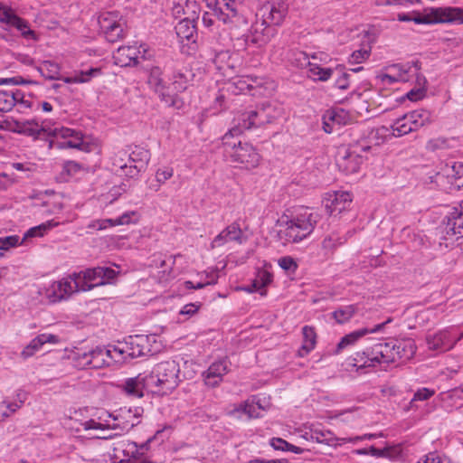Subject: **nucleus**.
<instances>
[{
	"instance_id": "1",
	"label": "nucleus",
	"mask_w": 463,
	"mask_h": 463,
	"mask_svg": "<svg viewBox=\"0 0 463 463\" xmlns=\"http://www.w3.org/2000/svg\"><path fill=\"white\" fill-rule=\"evenodd\" d=\"M117 274L116 270L109 267L87 269L52 282L46 288V297L50 302L56 303L66 299L74 292L88 291L95 287L111 283Z\"/></svg>"
},
{
	"instance_id": "2",
	"label": "nucleus",
	"mask_w": 463,
	"mask_h": 463,
	"mask_svg": "<svg viewBox=\"0 0 463 463\" xmlns=\"http://www.w3.org/2000/svg\"><path fill=\"white\" fill-rule=\"evenodd\" d=\"M283 109L278 104L263 102L255 108L240 112L234 118L235 125L224 135L225 144L230 137L237 136L244 130L258 128L271 124L282 116Z\"/></svg>"
},
{
	"instance_id": "3",
	"label": "nucleus",
	"mask_w": 463,
	"mask_h": 463,
	"mask_svg": "<svg viewBox=\"0 0 463 463\" xmlns=\"http://www.w3.org/2000/svg\"><path fill=\"white\" fill-rule=\"evenodd\" d=\"M416 352V345L411 339L394 340L384 344L375 345L372 351V356L369 353H357L354 358V366H357V363L363 360L364 356L367 357V361L360 367L373 366L375 364L394 363L398 360H410Z\"/></svg>"
},
{
	"instance_id": "4",
	"label": "nucleus",
	"mask_w": 463,
	"mask_h": 463,
	"mask_svg": "<svg viewBox=\"0 0 463 463\" xmlns=\"http://www.w3.org/2000/svg\"><path fill=\"white\" fill-rule=\"evenodd\" d=\"M400 22H414L417 24H463V8L452 6L424 8L423 12L400 13Z\"/></svg>"
},
{
	"instance_id": "5",
	"label": "nucleus",
	"mask_w": 463,
	"mask_h": 463,
	"mask_svg": "<svg viewBox=\"0 0 463 463\" xmlns=\"http://www.w3.org/2000/svg\"><path fill=\"white\" fill-rule=\"evenodd\" d=\"M281 219V223L286 227L283 231L286 241L288 242H299L308 237L314 231L321 216L307 207H301L296 211L290 218L288 216Z\"/></svg>"
},
{
	"instance_id": "6",
	"label": "nucleus",
	"mask_w": 463,
	"mask_h": 463,
	"mask_svg": "<svg viewBox=\"0 0 463 463\" xmlns=\"http://www.w3.org/2000/svg\"><path fill=\"white\" fill-rule=\"evenodd\" d=\"M383 130H386V128L384 127L376 129L372 128L367 131V135L364 134L360 139L352 142L345 155L338 162L340 169L346 174L358 172L364 161L362 153L371 150L373 141L375 145H379L380 135Z\"/></svg>"
},
{
	"instance_id": "7",
	"label": "nucleus",
	"mask_w": 463,
	"mask_h": 463,
	"mask_svg": "<svg viewBox=\"0 0 463 463\" xmlns=\"http://www.w3.org/2000/svg\"><path fill=\"white\" fill-rule=\"evenodd\" d=\"M179 373V364L175 360L158 363L146 373V385L152 387V392L167 394L178 386Z\"/></svg>"
},
{
	"instance_id": "8",
	"label": "nucleus",
	"mask_w": 463,
	"mask_h": 463,
	"mask_svg": "<svg viewBox=\"0 0 463 463\" xmlns=\"http://www.w3.org/2000/svg\"><path fill=\"white\" fill-rule=\"evenodd\" d=\"M288 4L282 0L267 1L259 10V14L262 18L260 26H266L261 29V35L257 34L260 31L259 25L254 27L255 33L252 35L251 42L259 45L267 43L269 40L270 27L282 24L288 14Z\"/></svg>"
},
{
	"instance_id": "9",
	"label": "nucleus",
	"mask_w": 463,
	"mask_h": 463,
	"mask_svg": "<svg viewBox=\"0 0 463 463\" xmlns=\"http://www.w3.org/2000/svg\"><path fill=\"white\" fill-rule=\"evenodd\" d=\"M154 345H156V335H128L124 343L114 346L113 351L118 355L126 354L122 357L123 359L127 357L137 358L148 354H154L157 351Z\"/></svg>"
},
{
	"instance_id": "10",
	"label": "nucleus",
	"mask_w": 463,
	"mask_h": 463,
	"mask_svg": "<svg viewBox=\"0 0 463 463\" xmlns=\"http://www.w3.org/2000/svg\"><path fill=\"white\" fill-rule=\"evenodd\" d=\"M147 84L150 89L156 93L161 99L168 107L180 109L184 106V101L176 93L172 91V87L166 84L163 78V71L158 66H152L148 70Z\"/></svg>"
},
{
	"instance_id": "11",
	"label": "nucleus",
	"mask_w": 463,
	"mask_h": 463,
	"mask_svg": "<svg viewBox=\"0 0 463 463\" xmlns=\"http://www.w3.org/2000/svg\"><path fill=\"white\" fill-rule=\"evenodd\" d=\"M432 122L431 113L426 109H416L397 118L392 125V134L402 137Z\"/></svg>"
},
{
	"instance_id": "12",
	"label": "nucleus",
	"mask_w": 463,
	"mask_h": 463,
	"mask_svg": "<svg viewBox=\"0 0 463 463\" xmlns=\"http://www.w3.org/2000/svg\"><path fill=\"white\" fill-rule=\"evenodd\" d=\"M227 141L228 145L225 144L224 137H222L223 144L226 147H231L232 150L228 151L231 161L234 164H237L236 166L241 165L246 169H251L258 166L260 163V156L256 149L248 143L242 144L241 141L238 145L230 143L229 139Z\"/></svg>"
},
{
	"instance_id": "13",
	"label": "nucleus",
	"mask_w": 463,
	"mask_h": 463,
	"mask_svg": "<svg viewBox=\"0 0 463 463\" xmlns=\"http://www.w3.org/2000/svg\"><path fill=\"white\" fill-rule=\"evenodd\" d=\"M99 28L109 43H116L126 35V21L118 12H105L98 19Z\"/></svg>"
},
{
	"instance_id": "14",
	"label": "nucleus",
	"mask_w": 463,
	"mask_h": 463,
	"mask_svg": "<svg viewBox=\"0 0 463 463\" xmlns=\"http://www.w3.org/2000/svg\"><path fill=\"white\" fill-rule=\"evenodd\" d=\"M240 0H215L213 14L224 24H239L244 22L241 14Z\"/></svg>"
},
{
	"instance_id": "15",
	"label": "nucleus",
	"mask_w": 463,
	"mask_h": 463,
	"mask_svg": "<svg viewBox=\"0 0 463 463\" xmlns=\"http://www.w3.org/2000/svg\"><path fill=\"white\" fill-rule=\"evenodd\" d=\"M143 410L136 407L120 408L119 410L109 413V416L115 421L112 425H105V430H119L120 431H128L139 423V417Z\"/></svg>"
},
{
	"instance_id": "16",
	"label": "nucleus",
	"mask_w": 463,
	"mask_h": 463,
	"mask_svg": "<svg viewBox=\"0 0 463 463\" xmlns=\"http://www.w3.org/2000/svg\"><path fill=\"white\" fill-rule=\"evenodd\" d=\"M146 50L144 46L127 45L119 47L114 53L116 64L121 67L137 65L139 59H145Z\"/></svg>"
},
{
	"instance_id": "17",
	"label": "nucleus",
	"mask_w": 463,
	"mask_h": 463,
	"mask_svg": "<svg viewBox=\"0 0 463 463\" xmlns=\"http://www.w3.org/2000/svg\"><path fill=\"white\" fill-rule=\"evenodd\" d=\"M296 56L297 65L307 67V76L313 80L326 81L335 74L334 69L324 68L317 63L311 62L305 52H298L296 53Z\"/></svg>"
},
{
	"instance_id": "18",
	"label": "nucleus",
	"mask_w": 463,
	"mask_h": 463,
	"mask_svg": "<svg viewBox=\"0 0 463 463\" xmlns=\"http://www.w3.org/2000/svg\"><path fill=\"white\" fill-rule=\"evenodd\" d=\"M351 202V194L347 192L328 193L323 201L329 215L340 214L349 207Z\"/></svg>"
},
{
	"instance_id": "19",
	"label": "nucleus",
	"mask_w": 463,
	"mask_h": 463,
	"mask_svg": "<svg viewBox=\"0 0 463 463\" xmlns=\"http://www.w3.org/2000/svg\"><path fill=\"white\" fill-rule=\"evenodd\" d=\"M150 159V154L147 150L136 147L128 156L129 162V171L126 172V176L134 178L143 171Z\"/></svg>"
},
{
	"instance_id": "20",
	"label": "nucleus",
	"mask_w": 463,
	"mask_h": 463,
	"mask_svg": "<svg viewBox=\"0 0 463 463\" xmlns=\"http://www.w3.org/2000/svg\"><path fill=\"white\" fill-rule=\"evenodd\" d=\"M458 338H453L449 331H439L426 336L429 349L438 352H445L451 349Z\"/></svg>"
},
{
	"instance_id": "21",
	"label": "nucleus",
	"mask_w": 463,
	"mask_h": 463,
	"mask_svg": "<svg viewBox=\"0 0 463 463\" xmlns=\"http://www.w3.org/2000/svg\"><path fill=\"white\" fill-rule=\"evenodd\" d=\"M146 373H139L136 377L128 378L122 384L125 392L132 397L141 398L144 395V390L152 392V387L146 385Z\"/></svg>"
},
{
	"instance_id": "22",
	"label": "nucleus",
	"mask_w": 463,
	"mask_h": 463,
	"mask_svg": "<svg viewBox=\"0 0 463 463\" xmlns=\"http://www.w3.org/2000/svg\"><path fill=\"white\" fill-rule=\"evenodd\" d=\"M228 371V364L225 359L213 363L207 371L203 373L205 384L210 387H216Z\"/></svg>"
},
{
	"instance_id": "23",
	"label": "nucleus",
	"mask_w": 463,
	"mask_h": 463,
	"mask_svg": "<svg viewBox=\"0 0 463 463\" xmlns=\"http://www.w3.org/2000/svg\"><path fill=\"white\" fill-rule=\"evenodd\" d=\"M113 457L121 462L130 461L131 458L139 459L138 445L129 440L118 441L113 448Z\"/></svg>"
},
{
	"instance_id": "24",
	"label": "nucleus",
	"mask_w": 463,
	"mask_h": 463,
	"mask_svg": "<svg viewBox=\"0 0 463 463\" xmlns=\"http://www.w3.org/2000/svg\"><path fill=\"white\" fill-rule=\"evenodd\" d=\"M392 318H388L385 322L378 324L371 329L362 328V329L354 331V332L345 335L344 337H342L340 342L337 344L336 353L338 354L346 346L354 344L358 339L364 336L368 333H376V332L381 331L385 326V325L392 322Z\"/></svg>"
},
{
	"instance_id": "25",
	"label": "nucleus",
	"mask_w": 463,
	"mask_h": 463,
	"mask_svg": "<svg viewBox=\"0 0 463 463\" xmlns=\"http://www.w3.org/2000/svg\"><path fill=\"white\" fill-rule=\"evenodd\" d=\"M445 232L447 235L463 237V204L460 210L454 209L447 216Z\"/></svg>"
},
{
	"instance_id": "26",
	"label": "nucleus",
	"mask_w": 463,
	"mask_h": 463,
	"mask_svg": "<svg viewBox=\"0 0 463 463\" xmlns=\"http://www.w3.org/2000/svg\"><path fill=\"white\" fill-rule=\"evenodd\" d=\"M116 352L112 349H104L98 347L94 350H91L90 353H85L83 354L84 364L91 365L92 367H101L105 363L104 356L110 357L112 359H116Z\"/></svg>"
},
{
	"instance_id": "27",
	"label": "nucleus",
	"mask_w": 463,
	"mask_h": 463,
	"mask_svg": "<svg viewBox=\"0 0 463 463\" xmlns=\"http://www.w3.org/2000/svg\"><path fill=\"white\" fill-rule=\"evenodd\" d=\"M309 434L311 440H315L317 443L325 444L328 447L336 449L340 446L339 438H337L331 430H322L314 425L309 427Z\"/></svg>"
},
{
	"instance_id": "28",
	"label": "nucleus",
	"mask_w": 463,
	"mask_h": 463,
	"mask_svg": "<svg viewBox=\"0 0 463 463\" xmlns=\"http://www.w3.org/2000/svg\"><path fill=\"white\" fill-rule=\"evenodd\" d=\"M59 342V337L52 334H42L33 338L30 344L23 350L22 356L28 358L33 356L44 344L51 343L56 344Z\"/></svg>"
},
{
	"instance_id": "29",
	"label": "nucleus",
	"mask_w": 463,
	"mask_h": 463,
	"mask_svg": "<svg viewBox=\"0 0 463 463\" xmlns=\"http://www.w3.org/2000/svg\"><path fill=\"white\" fill-rule=\"evenodd\" d=\"M194 77V74L185 68L174 71L172 83L170 84L172 91L178 96L179 92H183L187 89L189 82Z\"/></svg>"
},
{
	"instance_id": "30",
	"label": "nucleus",
	"mask_w": 463,
	"mask_h": 463,
	"mask_svg": "<svg viewBox=\"0 0 463 463\" xmlns=\"http://www.w3.org/2000/svg\"><path fill=\"white\" fill-rule=\"evenodd\" d=\"M135 214V212H128L116 219L96 220L91 222L89 224L88 228L96 231H100L108 228L109 226L128 224L131 222V217L134 216Z\"/></svg>"
},
{
	"instance_id": "31",
	"label": "nucleus",
	"mask_w": 463,
	"mask_h": 463,
	"mask_svg": "<svg viewBox=\"0 0 463 463\" xmlns=\"http://www.w3.org/2000/svg\"><path fill=\"white\" fill-rule=\"evenodd\" d=\"M195 19L194 15L185 16L175 25V32L177 36L184 40H191L196 33V27L194 24Z\"/></svg>"
},
{
	"instance_id": "32",
	"label": "nucleus",
	"mask_w": 463,
	"mask_h": 463,
	"mask_svg": "<svg viewBox=\"0 0 463 463\" xmlns=\"http://www.w3.org/2000/svg\"><path fill=\"white\" fill-rule=\"evenodd\" d=\"M303 344L298 350V355L303 357L310 353L316 346L317 334L315 328L309 326H305L302 328Z\"/></svg>"
},
{
	"instance_id": "33",
	"label": "nucleus",
	"mask_w": 463,
	"mask_h": 463,
	"mask_svg": "<svg viewBox=\"0 0 463 463\" xmlns=\"http://www.w3.org/2000/svg\"><path fill=\"white\" fill-rule=\"evenodd\" d=\"M65 425L71 431L79 433L81 430H105V425L99 422L95 421L94 420H89L84 422L78 421L76 420H72L70 418Z\"/></svg>"
},
{
	"instance_id": "34",
	"label": "nucleus",
	"mask_w": 463,
	"mask_h": 463,
	"mask_svg": "<svg viewBox=\"0 0 463 463\" xmlns=\"http://www.w3.org/2000/svg\"><path fill=\"white\" fill-rule=\"evenodd\" d=\"M413 70V62L411 64H394L391 67V71L397 75L396 78L402 82L410 80Z\"/></svg>"
},
{
	"instance_id": "35",
	"label": "nucleus",
	"mask_w": 463,
	"mask_h": 463,
	"mask_svg": "<svg viewBox=\"0 0 463 463\" xmlns=\"http://www.w3.org/2000/svg\"><path fill=\"white\" fill-rule=\"evenodd\" d=\"M345 242V239L341 237L338 233L332 232L326 235L322 241L323 250L333 252L339 245Z\"/></svg>"
},
{
	"instance_id": "36",
	"label": "nucleus",
	"mask_w": 463,
	"mask_h": 463,
	"mask_svg": "<svg viewBox=\"0 0 463 463\" xmlns=\"http://www.w3.org/2000/svg\"><path fill=\"white\" fill-rule=\"evenodd\" d=\"M356 307L354 305L345 306L335 310L332 313V317L336 320L338 324H344L350 320V318L355 314Z\"/></svg>"
},
{
	"instance_id": "37",
	"label": "nucleus",
	"mask_w": 463,
	"mask_h": 463,
	"mask_svg": "<svg viewBox=\"0 0 463 463\" xmlns=\"http://www.w3.org/2000/svg\"><path fill=\"white\" fill-rule=\"evenodd\" d=\"M57 225H58V222H55L54 221H48V222L42 223L38 226L33 227L25 232V234L24 236V240H26L27 238L35 237V236H43L44 234V232H46L47 231L51 230L52 228H53Z\"/></svg>"
},
{
	"instance_id": "38",
	"label": "nucleus",
	"mask_w": 463,
	"mask_h": 463,
	"mask_svg": "<svg viewBox=\"0 0 463 463\" xmlns=\"http://www.w3.org/2000/svg\"><path fill=\"white\" fill-rule=\"evenodd\" d=\"M334 71V75L337 74L335 86L340 90H347L349 88L350 74L345 71V67L342 65L336 66Z\"/></svg>"
},
{
	"instance_id": "39",
	"label": "nucleus",
	"mask_w": 463,
	"mask_h": 463,
	"mask_svg": "<svg viewBox=\"0 0 463 463\" xmlns=\"http://www.w3.org/2000/svg\"><path fill=\"white\" fill-rule=\"evenodd\" d=\"M12 26L19 30L21 32L22 36L24 38L33 40L37 39L35 32L29 28V24L24 19L18 16L17 18H15V21Z\"/></svg>"
},
{
	"instance_id": "40",
	"label": "nucleus",
	"mask_w": 463,
	"mask_h": 463,
	"mask_svg": "<svg viewBox=\"0 0 463 463\" xmlns=\"http://www.w3.org/2000/svg\"><path fill=\"white\" fill-rule=\"evenodd\" d=\"M272 281V275L266 271L261 270L259 271L256 279L252 282V288L254 290H260L266 286H268ZM250 292L253 291V289H249Z\"/></svg>"
},
{
	"instance_id": "41",
	"label": "nucleus",
	"mask_w": 463,
	"mask_h": 463,
	"mask_svg": "<svg viewBox=\"0 0 463 463\" xmlns=\"http://www.w3.org/2000/svg\"><path fill=\"white\" fill-rule=\"evenodd\" d=\"M73 140H65L61 142H56L53 143L52 141L50 143V146H52L53 145L56 146V147L60 149H65V148H77V149H82L83 142L81 136L79 134H76Z\"/></svg>"
},
{
	"instance_id": "42",
	"label": "nucleus",
	"mask_w": 463,
	"mask_h": 463,
	"mask_svg": "<svg viewBox=\"0 0 463 463\" xmlns=\"http://www.w3.org/2000/svg\"><path fill=\"white\" fill-rule=\"evenodd\" d=\"M15 96H13L12 93L0 91V111L8 112L12 110L15 105Z\"/></svg>"
},
{
	"instance_id": "43",
	"label": "nucleus",
	"mask_w": 463,
	"mask_h": 463,
	"mask_svg": "<svg viewBox=\"0 0 463 463\" xmlns=\"http://www.w3.org/2000/svg\"><path fill=\"white\" fill-rule=\"evenodd\" d=\"M435 392H436L435 390L425 388V387L418 389L415 392L413 398L411 399V401L410 402L411 407L414 406L415 402H419V401L422 402V401L429 400L435 394Z\"/></svg>"
},
{
	"instance_id": "44",
	"label": "nucleus",
	"mask_w": 463,
	"mask_h": 463,
	"mask_svg": "<svg viewBox=\"0 0 463 463\" xmlns=\"http://www.w3.org/2000/svg\"><path fill=\"white\" fill-rule=\"evenodd\" d=\"M225 236L229 237V240L237 241L238 243H242L241 236H242V231L239 227V225L232 223L229 225L227 228L224 229Z\"/></svg>"
},
{
	"instance_id": "45",
	"label": "nucleus",
	"mask_w": 463,
	"mask_h": 463,
	"mask_svg": "<svg viewBox=\"0 0 463 463\" xmlns=\"http://www.w3.org/2000/svg\"><path fill=\"white\" fill-rule=\"evenodd\" d=\"M43 70H45L46 79H58L60 73V67L57 63L51 61H43Z\"/></svg>"
},
{
	"instance_id": "46",
	"label": "nucleus",
	"mask_w": 463,
	"mask_h": 463,
	"mask_svg": "<svg viewBox=\"0 0 463 463\" xmlns=\"http://www.w3.org/2000/svg\"><path fill=\"white\" fill-rule=\"evenodd\" d=\"M396 454V449L392 447H386L383 449H377L374 446L370 447V455L376 458H394Z\"/></svg>"
},
{
	"instance_id": "47",
	"label": "nucleus",
	"mask_w": 463,
	"mask_h": 463,
	"mask_svg": "<svg viewBox=\"0 0 463 463\" xmlns=\"http://www.w3.org/2000/svg\"><path fill=\"white\" fill-rule=\"evenodd\" d=\"M420 2V0H375V4L378 6L397 5L402 7H408Z\"/></svg>"
},
{
	"instance_id": "48",
	"label": "nucleus",
	"mask_w": 463,
	"mask_h": 463,
	"mask_svg": "<svg viewBox=\"0 0 463 463\" xmlns=\"http://www.w3.org/2000/svg\"><path fill=\"white\" fill-rule=\"evenodd\" d=\"M260 409V405H255L253 403L245 402L244 403L241 404L236 411H242L243 413L247 414L249 418H258L260 416L258 410Z\"/></svg>"
},
{
	"instance_id": "49",
	"label": "nucleus",
	"mask_w": 463,
	"mask_h": 463,
	"mask_svg": "<svg viewBox=\"0 0 463 463\" xmlns=\"http://www.w3.org/2000/svg\"><path fill=\"white\" fill-rule=\"evenodd\" d=\"M174 175V169L170 166H163L156 172V182L165 184Z\"/></svg>"
},
{
	"instance_id": "50",
	"label": "nucleus",
	"mask_w": 463,
	"mask_h": 463,
	"mask_svg": "<svg viewBox=\"0 0 463 463\" xmlns=\"http://www.w3.org/2000/svg\"><path fill=\"white\" fill-rule=\"evenodd\" d=\"M18 16L12 12L10 8H5L0 3V22L13 25L15 21V18Z\"/></svg>"
},
{
	"instance_id": "51",
	"label": "nucleus",
	"mask_w": 463,
	"mask_h": 463,
	"mask_svg": "<svg viewBox=\"0 0 463 463\" xmlns=\"http://www.w3.org/2000/svg\"><path fill=\"white\" fill-rule=\"evenodd\" d=\"M43 128L39 129L38 124L32 122L31 126L23 127L21 129H12L13 132L18 133V134H24L30 137H39L40 133L43 131Z\"/></svg>"
},
{
	"instance_id": "52",
	"label": "nucleus",
	"mask_w": 463,
	"mask_h": 463,
	"mask_svg": "<svg viewBox=\"0 0 463 463\" xmlns=\"http://www.w3.org/2000/svg\"><path fill=\"white\" fill-rule=\"evenodd\" d=\"M370 56V50L366 49H361L354 51L350 58H349V63L355 64V63H361L362 61H365Z\"/></svg>"
},
{
	"instance_id": "53",
	"label": "nucleus",
	"mask_w": 463,
	"mask_h": 463,
	"mask_svg": "<svg viewBox=\"0 0 463 463\" xmlns=\"http://www.w3.org/2000/svg\"><path fill=\"white\" fill-rule=\"evenodd\" d=\"M97 70H90L87 72H80V75H76L74 77H67L64 78L63 80L66 83H72V82H78V83H83L87 82L90 80V77L91 74L97 72Z\"/></svg>"
},
{
	"instance_id": "54",
	"label": "nucleus",
	"mask_w": 463,
	"mask_h": 463,
	"mask_svg": "<svg viewBox=\"0 0 463 463\" xmlns=\"http://www.w3.org/2000/svg\"><path fill=\"white\" fill-rule=\"evenodd\" d=\"M82 170V165L75 161H67L63 164V172L69 176H74Z\"/></svg>"
},
{
	"instance_id": "55",
	"label": "nucleus",
	"mask_w": 463,
	"mask_h": 463,
	"mask_svg": "<svg viewBox=\"0 0 463 463\" xmlns=\"http://www.w3.org/2000/svg\"><path fill=\"white\" fill-rule=\"evenodd\" d=\"M345 117L346 114L344 112V110H341L340 112L335 110H327L326 112V118L331 120L333 124H345L344 118Z\"/></svg>"
},
{
	"instance_id": "56",
	"label": "nucleus",
	"mask_w": 463,
	"mask_h": 463,
	"mask_svg": "<svg viewBox=\"0 0 463 463\" xmlns=\"http://www.w3.org/2000/svg\"><path fill=\"white\" fill-rule=\"evenodd\" d=\"M4 85H30L36 84L37 82L32 80L24 79L21 76H15L12 78H5L2 80Z\"/></svg>"
},
{
	"instance_id": "57",
	"label": "nucleus",
	"mask_w": 463,
	"mask_h": 463,
	"mask_svg": "<svg viewBox=\"0 0 463 463\" xmlns=\"http://www.w3.org/2000/svg\"><path fill=\"white\" fill-rule=\"evenodd\" d=\"M279 265L281 269H283L286 271L294 272L298 268V265L294 259L289 256L280 258L279 260Z\"/></svg>"
},
{
	"instance_id": "58",
	"label": "nucleus",
	"mask_w": 463,
	"mask_h": 463,
	"mask_svg": "<svg viewBox=\"0 0 463 463\" xmlns=\"http://www.w3.org/2000/svg\"><path fill=\"white\" fill-rule=\"evenodd\" d=\"M413 67H414V70L411 73V76H415L416 77V84L418 86V88H423V90H426L425 87H426V84H427V80L425 78L424 75L420 74L419 71L420 70V66L419 65V61H414L413 62Z\"/></svg>"
},
{
	"instance_id": "59",
	"label": "nucleus",
	"mask_w": 463,
	"mask_h": 463,
	"mask_svg": "<svg viewBox=\"0 0 463 463\" xmlns=\"http://www.w3.org/2000/svg\"><path fill=\"white\" fill-rule=\"evenodd\" d=\"M78 132H75L73 129L68 128H55L52 131V135L55 137L68 138L71 137H74Z\"/></svg>"
},
{
	"instance_id": "60",
	"label": "nucleus",
	"mask_w": 463,
	"mask_h": 463,
	"mask_svg": "<svg viewBox=\"0 0 463 463\" xmlns=\"http://www.w3.org/2000/svg\"><path fill=\"white\" fill-rule=\"evenodd\" d=\"M18 236H7L0 238V250H7L10 248L18 244Z\"/></svg>"
},
{
	"instance_id": "61",
	"label": "nucleus",
	"mask_w": 463,
	"mask_h": 463,
	"mask_svg": "<svg viewBox=\"0 0 463 463\" xmlns=\"http://www.w3.org/2000/svg\"><path fill=\"white\" fill-rule=\"evenodd\" d=\"M184 11L187 12V14H185L186 16L194 15V19H198V17H199V12H198L199 8H198V5H196L195 1L186 0L184 3Z\"/></svg>"
},
{
	"instance_id": "62",
	"label": "nucleus",
	"mask_w": 463,
	"mask_h": 463,
	"mask_svg": "<svg viewBox=\"0 0 463 463\" xmlns=\"http://www.w3.org/2000/svg\"><path fill=\"white\" fill-rule=\"evenodd\" d=\"M113 165L118 167L124 175H126V172L129 171V162H128V158L121 157L120 153L115 156Z\"/></svg>"
},
{
	"instance_id": "63",
	"label": "nucleus",
	"mask_w": 463,
	"mask_h": 463,
	"mask_svg": "<svg viewBox=\"0 0 463 463\" xmlns=\"http://www.w3.org/2000/svg\"><path fill=\"white\" fill-rule=\"evenodd\" d=\"M200 303H189L183 307L180 311V315H185L188 317L194 316L200 308Z\"/></svg>"
},
{
	"instance_id": "64",
	"label": "nucleus",
	"mask_w": 463,
	"mask_h": 463,
	"mask_svg": "<svg viewBox=\"0 0 463 463\" xmlns=\"http://www.w3.org/2000/svg\"><path fill=\"white\" fill-rule=\"evenodd\" d=\"M455 171V184L458 187H463V164H458L453 166Z\"/></svg>"
}]
</instances>
